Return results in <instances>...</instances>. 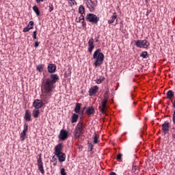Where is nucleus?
<instances>
[{
    "mask_svg": "<svg viewBox=\"0 0 175 175\" xmlns=\"http://www.w3.org/2000/svg\"><path fill=\"white\" fill-rule=\"evenodd\" d=\"M172 139H175V131L172 133Z\"/></svg>",
    "mask_w": 175,
    "mask_h": 175,
    "instance_id": "obj_45",
    "label": "nucleus"
},
{
    "mask_svg": "<svg viewBox=\"0 0 175 175\" xmlns=\"http://www.w3.org/2000/svg\"><path fill=\"white\" fill-rule=\"evenodd\" d=\"M94 40L96 43H98V42H99V36H96Z\"/></svg>",
    "mask_w": 175,
    "mask_h": 175,
    "instance_id": "obj_42",
    "label": "nucleus"
},
{
    "mask_svg": "<svg viewBox=\"0 0 175 175\" xmlns=\"http://www.w3.org/2000/svg\"><path fill=\"white\" fill-rule=\"evenodd\" d=\"M94 42H95V40H94L92 38L89 39V41L88 42V44L89 46L88 47L89 53H92V51L95 48V45H94Z\"/></svg>",
    "mask_w": 175,
    "mask_h": 175,
    "instance_id": "obj_13",
    "label": "nucleus"
},
{
    "mask_svg": "<svg viewBox=\"0 0 175 175\" xmlns=\"http://www.w3.org/2000/svg\"><path fill=\"white\" fill-rule=\"evenodd\" d=\"M49 12H51L52 11L54 10V7L53 5V4L50 3L49 5Z\"/></svg>",
    "mask_w": 175,
    "mask_h": 175,
    "instance_id": "obj_35",
    "label": "nucleus"
},
{
    "mask_svg": "<svg viewBox=\"0 0 175 175\" xmlns=\"http://www.w3.org/2000/svg\"><path fill=\"white\" fill-rule=\"evenodd\" d=\"M85 113L88 116H92V114H94L95 113V109H94V107H89L87 109Z\"/></svg>",
    "mask_w": 175,
    "mask_h": 175,
    "instance_id": "obj_21",
    "label": "nucleus"
},
{
    "mask_svg": "<svg viewBox=\"0 0 175 175\" xmlns=\"http://www.w3.org/2000/svg\"><path fill=\"white\" fill-rule=\"evenodd\" d=\"M150 13H151V10H147V12H146V16H148L150 14Z\"/></svg>",
    "mask_w": 175,
    "mask_h": 175,
    "instance_id": "obj_44",
    "label": "nucleus"
},
{
    "mask_svg": "<svg viewBox=\"0 0 175 175\" xmlns=\"http://www.w3.org/2000/svg\"><path fill=\"white\" fill-rule=\"evenodd\" d=\"M60 173H61V175H66V172H65V168H62Z\"/></svg>",
    "mask_w": 175,
    "mask_h": 175,
    "instance_id": "obj_39",
    "label": "nucleus"
},
{
    "mask_svg": "<svg viewBox=\"0 0 175 175\" xmlns=\"http://www.w3.org/2000/svg\"><path fill=\"white\" fill-rule=\"evenodd\" d=\"M88 150L89 151H92V150H94V145H92L91 143L89 144Z\"/></svg>",
    "mask_w": 175,
    "mask_h": 175,
    "instance_id": "obj_37",
    "label": "nucleus"
},
{
    "mask_svg": "<svg viewBox=\"0 0 175 175\" xmlns=\"http://www.w3.org/2000/svg\"><path fill=\"white\" fill-rule=\"evenodd\" d=\"M77 120H79V115L76 113H73L71 118L72 124H75V122H77Z\"/></svg>",
    "mask_w": 175,
    "mask_h": 175,
    "instance_id": "obj_25",
    "label": "nucleus"
},
{
    "mask_svg": "<svg viewBox=\"0 0 175 175\" xmlns=\"http://www.w3.org/2000/svg\"><path fill=\"white\" fill-rule=\"evenodd\" d=\"M39 43H40V42H38V41L35 42L34 47H39Z\"/></svg>",
    "mask_w": 175,
    "mask_h": 175,
    "instance_id": "obj_41",
    "label": "nucleus"
},
{
    "mask_svg": "<svg viewBox=\"0 0 175 175\" xmlns=\"http://www.w3.org/2000/svg\"><path fill=\"white\" fill-rule=\"evenodd\" d=\"M36 35H37V31H34L33 32V39H34V40L38 39V38L36 37Z\"/></svg>",
    "mask_w": 175,
    "mask_h": 175,
    "instance_id": "obj_38",
    "label": "nucleus"
},
{
    "mask_svg": "<svg viewBox=\"0 0 175 175\" xmlns=\"http://www.w3.org/2000/svg\"><path fill=\"white\" fill-rule=\"evenodd\" d=\"M23 31V32H29V31H31V29H30V27H29L27 26V27H25Z\"/></svg>",
    "mask_w": 175,
    "mask_h": 175,
    "instance_id": "obj_36",
    "label": "nucleus"
},
{
    "mask_svg": "<svg viewBox=\"0 0 175 175\" xmlns=\"http://www.w3.org/2000/svg\"><path fill=\"white\" fill-rule=\"evenodd\" d=\"M54 166H55V165H57V161H55L54 163H53Z\"/></svg>",
    "mask_w": 175,
    "mask_h": 175,
    "instance_id": "obj_47",
    "label": "nucleus"
},
{
    "mask_svg": "<svg viewBox=\"0 0 175 175\" xmlns=\"http://www.w3.org/2000/svg\"><path fill=\"white\" fill-rule=\"evenodd\" d=\"M86 1V5L89 9L90 12H95V9L96 6H98V0H85Z\"/></svg>",
    "mask_w": 175,
    "mask_h": 175,
    "instance_id": "obj_4",
    "label": "nucleus"
},
{
    "mask_svg": "<svg viewBox=\"0 0 175 175\" xmlns=\"http://www.w3.org/2000/svg\"><path fill=\"white\" fill-rule=\"evenodd\" d=\"M37 165L38 170L40 172L41 174H43L44 173V168L43 167V161H42V157L40 156L38 159Z\"/></svg>",
    "mask_w": 175,
    "mask_h": 175,
    "instance_id": "obj_10",
    "label": "nucleus"
},
{
    "mask_svg": "<svg viewBox=\"0 0 175 175\" xmlns=\"http://www.w3.org/2000/svg\"><path fill=\"white\" fill-rule=\"evenodd\" d=\"M133 103H134V105H136V103L134 102Z\"/></svg>",
    "mask_w": 175,
    "mask_h": 175,
    "instance_id": "obj_49",
    "label": "nucleus"
},
{
    "mask_svg": "<svg viewBox=\"0 0 175 175\" xmlns=\"http://www.w3.org/2000/svg\"><path fill=\"white\" fill-rule=\"evenodd\" d=\"M36 70L39 72L40 73L43 72V65L42 64H39L36 66Z\"/></svg>",
    "mask_w": 175,
    "mask_h": 175,
    "instance_id": "obj_29",
    "label": "nucleus"
},
{
    "mask_svg": "<svg viewBox=\"0 0 175 175\" xmlns=\"http://www.w3.org/2000/svg\"><path fill=\"white\" fill-rule=\"evenodd\" d=\"M104 80H105V77H100L99 79H96L95 81L97 84H100L102 81H103Z\"/></svg>",
    "mask_w": 175,
    "mask_h": 175,
    "instance_id": "obj_30",
    "label": "nucleus"
},
{
    "mask_svg": "<svg viewBox=\"0 0 175 175\" xmlns=\"http://www.w3.org/2000/svg\"><path fill=\"white\" fill-rule=\"evenodd\" d=\"M93 142L94 144H98V143H99V139H98V134H96V133H94V135L93 137Z\"/></svg>",
    "mask_w": 175,
    "mask_h": 175,
    "instance_id": "obj_28",
    "label": "nucleus"
},
{
    "mask_svg": "<svg viewBox=\"0 0 175 175\" xmlns=\"http://www.w3.org/2000/svg\"><path fill=\"white\" fill-rule=\"evenodd\" d=\"M85 130L84 129V124L82 122H79L75 126V129L74 131V137L75 139H80V136H81Z\"/></svg>",
    "mask_w": 175,
    "mask_h": 175,
    "instance_id": "obj_3",
    "label": "nucleus"
},
{
    "mask_svg": "<svg viewBox=\"0 0 175 175\" xmlns=\"http://www.w3.org/2000/svg\"><path fill=\"white\" fill-rule=\"evenodd\" d=\"M40 114V111L39 109H33L32 112V116L34 118H38Z\"/></svg>",
    "mask_w": 175,
    "mask_h": 175,
    "instance_id": "obj_24",
    "label": "nucleus"
},
{
    "mask_svg": "<svg viewBox=\"0 0 175 175\" xmlns=\"http://www.w3.org/2000/svg\"><path fill=\"white\" fill-rule=\"evenodd\" d=\"M172 121H173V123L175 124V111H174V113L172 116Z\"/></svg>",
    "mask_w": 175,
    "mask_h": 175,
    "instance_id": "obj_40",
    "label": "nucleus"
},
{
    "mask_svg": "<svg viewBox=\"0 0 175 175\" xmlns=\"http://www.w3.org/2000/svg\"><path fill=\"white\" fill-rule=\"evenodd\" d=\"M24 119L25 121H32V119L31 118V112H29V110L25 111Z\"/></svg>",
    "mask_w": 175,
    "mask_h": 175,
    "instance_id": "obj_19",
    "label": "nucleus"
},
{
    "mask_svg": "<svg viewBox=\"0 0 175 175\" xmlns=\"http://www.w3.org/2000/svg\"><path fill=\"white\" fill-rule=\"evenodd\" d=\"M59 140H66L68 139V131L66 130H61L59 135Z\"/></svg>",
    "mask_w": 175,
    "mask_h": 175,
    "instance_id": "obj_12",
    "label": "nucleus"
},
{
    "mask_svg": "<svg viewBox=\"0 0 175 175\" xmlns=\"http://www.w3.org/2000/svg\"><path fill=\"white\" fill-rule=\"evenodd\" d=\"M27 132H28V124L25 123L23 126V131L21 133L20 139L21 142H24L27 137Z\"/></svg>",
    "mask_w": 175,
    "mask_h": 175,
    "instance_id": "obj_8",
    "label": "nucleus"
},
{
    "mask_svg": "<svg viewBox=\"0 0 175 175\" xmlns=\"http://www.w3.org/2000/svg\"><path fill=\"white\" fill-rule=\"evenodd\" d=\"M116 18H117V13L113 12L110 19L108 20V24H113V23L116 21Z\"/></svg>",
    "mask_w": 175,
    "mask_h": 175,
    "instance_id": "obj_20",
    "label": "nucleus"
},
{
    "mask_svg": "<svg viewBox=\"0 0 175 175\" xmlns=\"http://www.w3.org/2000/svg\"><path fill=\"white\" fill-rule=\"evenodd\" d=\"M134 42L135 43V44L136 47H139V49H147V47H148V45L150 44V43L147 42V40H138Z\"/></svg>",
    "mask_w": 175,
    "mask_h": 175,
    "instance_id": "obj_6",
    "label": "nucleus"
},
{
    "mask_svg": "<svg viewBox=\"0 0 175 175\" xmlns=\"http://www.w3.org/2000/svg\"><path fill=\"white\" fill-rule=\"evenodd\" d=\"M140 57L142 58H147V57H148V53H147V51H144L141 53Z\"/></svg>",
    "mask_w": 175,
    "mask_h": 175,
    "instance_id": "obj_31",
    "label": "nucleus"
},
{
    "mask_svg": "<svg viewBox=\"0 0 175 175\" xmlns=\"http://www.w3.org/2000/svg\"><path fill=\"white\" fill-rule=\"evenodd\" d=\"M86 21L92 23V24H98L99 22V17L94 14H88L85 17Z\"/></svg>",
    "mask_w": 175,
    "mask_h": 175,
    "instance_id": "obj_5",
    "label": "nucleus"
},
{
    "mask_svg": "<svg viewBox=\"0 0 175 175\" xmlns=\"http://www.w3.org/2000/svg\"><path fill=\"white\" fill-rule=\"evenodd\" d=\"M137 170H139V167L137 165H133V167H132L133 173H136Z\"/></svg>",
    "mask_w": 175,
    "mask_h": 175,
    "instance_id": "obj_33",
    "label": "nucleus"
},
{
    "mask_svg": "<svg viewBox=\"0 0 175 175\" xmlns=\"http://www.w3.org/2000/svg\"><path fill=\"white\" fill-rule=\"evenodd\" d=\"M98 90H99V87H98L97 85H94V86L92 87L89 90L90 96H95L96 95V94H98Z\"/></svg>",
    "mask_w": 175,
    "mask_h": 175,
    "instance_id": "obj_11",
    "label": "nucleus"
},
{
    "mask_svg": "<svg viewBox=\"0 0 175 175\" xmlns=\"http://www.w3.org/2000/svg\"><path fill=\"white\" fill-rule=\"evenodd\" d=\"M93 59H95L94 66L95 68L100 66L103 64V60L105 59V55L100 53V49H96L93 54Z\"/></svg>",
    "mask_w": 175,
    "mask_h": 175,
    "instance_id": "obj_2",
    "label": "nucleus"
},
{
    "mask_svg": "<svg viewBox=\"0 0 175 175\" xmlns=\"http://www.w3.org/2000/svg\"><path fill=\"white\" fill-rule=\"evenodd\" d=\"M107 100H108V98L106 96H105L101 103L100 110L102 114H106V110L107 109Z\"/></svg>",
    "mask_w": 175,
    "mask_h": 175,
    "instance_id": "obj_7",
    "label": "nucleus"
},
{
    "mask_svg": "<svg viewBox=\"0 0 175 175\" xmlns=\"http://www.w3.org/2000/svg\"><path fill=\"white\" fill-rule=\"evenodd\" d=\"M169 122H165L163 124H162V131L163 132V133H165V135H166V133H167V132H169Z\"/></svg>",
    "mask_w": 175,
    "mask_h": 175,
    "instance_id": "obj_18",
    "label": "nucleus"
},
{
    "mask_svg": "<svg viewBox=\"0 0 175 175\" xmlns=\"http://www.w3.org/2000/svg\"><path fill=\"white\" fill-rule=\"evenodd\" d=\"M116 159H117V161H118L119 162H121V161H122V154L119 153V154L117 155Z\"/></svg>",
    "mask_w": 175,
    "mask_h": 175,
    "instance_id": "obj_32",
    "label": "nucleus"
},
{
    "mask_svg": "<svg viewBox=\"0 0 175 175\" xmlns=\"http://www.w3.org/2000/svg\"><path fill=\"white\" fill-rule=\"evenodd\" d=\"M56 156L58 158L59 162H65V161L66 160V154H65V153L64 152L59 153V154H56Z\"/></svg>",
    "mask_w": 175,
    "mask_h": 175,
    "instance_id": "obj_16",
    "label": "nucleus"
},
{
    "mask_svg": "<svg viewBox=\"0 0 175 175\" xmlns=\"http://www.w3.org/2000/svg\"><path fill=\"white\" fill-rule=\"evenodd\" d=\"M27 27L29 28H30V29H33V21L29 22V25Z\"/></svg>",
    "mask_w": 175,
    "mask_h": 175,
    "instance_id": "obj_34",
    "label": "nucleus"
},
{
    "mask_svg": "<svg viewBox=\"0 0 175 175\" xmlns=\"http://www.w3.org/2000/svg\"><path fill=\"white\" fill-rule=\"evenodd\" d=\"M62 153V144H58L55 147V155H58Z\"/></svg>",
    "mask_w": 175,
    "mask_h": 175,
    "instance_id": "obj_15",
    "label": "nucleus"
},
{
    "mask_svg": "<svg viewBox=\"0 0 175 175\" xmlns=\"http://www.w3.org/2000/svg\"><path fill=\"white\" fill-rule=\"evenodd\" d=\"M56 159H57L53 157V161H56Z\"/></svg>",
    "mask_w": 175,
    "mask_h": 175,
    "instance_id": "obj_48",
    "label": "nucleus"
},
{
    "mask_svg": "<svg viewBox=\"0 0 175 175\" xmlns=\"http://www.w3.org/2000/svg\"><path fill=\"white\" fill-rule=\"evenodd\" d=\"M33 12H35V13L37 16H40V10H39V8H38V6L34 5L33 7Z\"/></svg>",
    "mask_w": 175,
    "mask_h": 175,
    "instance_id": "obj_26",
    "label": "nucleus"
},
{
    "mask_svg": "<svg viewBox=\"0 0 175 175\" xmlns=\"http://www.w3.org/2000/svg\"><path fill=\"white\" fill-rule=\"evenodd\" d=\"M59 80V76L57 74H51L49 78L42 79L41 84L42 99L44 103H49V100L54 94L55 83Z\"/></svg>",
    "mask_w": 175,
    "mask_h": 175,
    "instance_id": "obj_1",
    "label": "nucleus"
},
{
    "mask_svg": "<svg viewBox=\"0 0 175 175\" xmlns=\"http://www.w3.org/2000/svg\"><path fill=\"white\" fill-rule=\"evenodd\" d=\"M33 107H35V109L39 110L43 107V103L39 99H36L33 103Z\"/></svg>",
    "mask_w": 175,
    "mask_h": 175,
    "instance_id": "obj_9",
    "label": "nucleus"
},
{
    "mask_svg": "<svg viewBox=\"0 0 175 175\" xmlns=\"http://www.w3.org/2000/svg\"><path fill=\"white\" fill-rule=\"evenodd\" d=\"M80 109H81V104L77 103L75 108V112L77 114H80Z\"/></svg>",
    "mask_w": 175,
    "mask_h": 175,
    "instance_id": "obj_23",
    "label": "nucleus"
},
{
    "mask_svg": "<svg viewBox=\"0 0 175 175\" xmlns=\"http://www.w3.org/2000/svg\"><path fill=\"white\" fill-rule=\"evenodd\" d=\"M75 21L76 23H81L82 27H85V23H84V21H85V20L84 19V16L80 15V16L77 17Z\"/></svg>",
    "mask_w": 175,
    "mask_h": 175,
    "instance_id": "obj_17",
    "label": "nucleus"
},
{
    "mask_svg": "<svg viewBox=\"0 0 175 175\" xmlns=\"http://www.w3.org/2000/svg\"><path fill=\"white\" fill-rule=\"evenodd\" d=\"M85 12V8H84V5H80L79 8V13L83 16Z\"/></svg>",
    "mask_w": 175,
    "mask_h": 175,
    "instance_id": "obj_27",
    "label": "nucleus"
},
{
    "mask_svg": "<svg viewBox=\"0 0 175 175\" xmlns=\"http://www.w3.org/2000/svg\"><path fill=\"white\" fill-rule=\"evenodd\" d=\"M57 70V66L53 64H49L48 65V72L49 73H55Z\"/></svg>",
    "mask_w": 175,
    "mask_h": 175,
    "instance_id": "obj_14",
    "label": "nucleus"
},
{
    "mask_svg": "<svg viewBox=\"0 0 175 175\" xmlns=\"http://www.w3.org/2000/svg\"><path fill=\"white\" fill-rule=\"evenodd\" d=\"M44 0H36V2H37L38 3H40V2H44Z\"/></svg>",
    "mask_w": 175,
    "mask_h": 175,
    "instance_id": "obj_43",
    "label": "nucleus"
},
{
    "mask_svg": "<svg viewBox=\"0 0 175 175\" xmlns=\"http://www.w3.org/2000/svg\"><path fill=\"white\" fill-rule=\"evenodd\" d=\"M172 98H174V92L173 90H169L167 92V99H172Z\"/></svg>",
    "mask_w": 175,
    "mask_h": 175,
    "instance_id": "obj_22",
    "label": "nucleus"
},
{
    "mask_svg": "<svg viewBox=\"0 0 175 175\" xmlns=\"http://www.w3.org/2000/svg\"><path fill=\"white\" fill-rule=\"evenodd\" d=\"M84 115V109L82 110V111L81 112V116H83Z\"/></svg>",
    "mask_w": 175,
    "mask_h": 175,
    "instance_id": "obj_46",
    "label": "nucleus"
}]
</instances>
